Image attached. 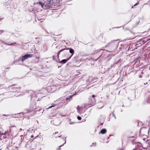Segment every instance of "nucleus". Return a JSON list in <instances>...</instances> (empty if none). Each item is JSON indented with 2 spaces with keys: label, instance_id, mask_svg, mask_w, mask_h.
Listing matches in <instances>:
<instances>
[{
  "label": "nucleus",
  "instance_id": "f03ea898",
  "mask_svg": "<svg viewBox=\"0 0 150 150\" xmlns=\"http://www.w3.org/2000/svg\"><path fill=\"white\" fill-rule=\"evenodd\" d=\"M15 85V84H13L11 86H10L9 88L12 87L11 88L12 89L13 92H17V93L20 92L21 89V88L17 86H14L13 87V86H14Z\"/></svg>",
  "mask_w": 150,
  "mask_h": 150
},
{
  "label": "nucleus",
  "instance_id": "393cba45",
  "mask_svg": "<svg viewBox=\"0 0 150 150\" xmlns=\"http://www.w3.org/2000/svg\"><path fill=\"white\" fill-rule=\"evenodd\" d=\"M91 101H92L91 103H92V105H94V103H93V98H92L91 99Z\"/></svg>",
  "mask_w": 150,
  "mask_h": 150
},
{
  "label": "nucleus",
  "instance_id": "aec40b11",
  "mask_svg": "<svg viewBox=\"0 0 150 150\" xmlns=\"http://www.w3.org/2000/svg\"><path fill=\"white\" fill-rule=\"evenodd\" d=\"M24 131V129H22L21 128H20L19 129V132H21V131Z\"/></svg>",
  "mask_w": 150,
  "mask_h": 150
},
{
  "label": "nucleus",
  "instance_id": "20e7f679",
  "mask_svg": "<svg viewBox=\"0 0 150 150\" xmlns=\"http://www.w3.org/2000/svg\"><path fill=\"white\" fill-rule=\"evenodd\" d=\"M33 56V54H26L23 56L22 57L21 59V61H25L26 59H27L28 58L32 57Z\"/></svg>",
  "mask_w": 150,
  "mask_h": 150
},
{
  "label": "nucleus",
  "instance_id": "f257e3e1",
  "mask_svg": "<svg viewBox=\"0 0 150 150\" xmlns=\"http://www.w3.org/2000/svg\"><path fill=\"white\" fill-rule=\"evenodd\" d=\"M119 43L117 40H113L109 42L106 45V47H109L110 50L108 52H110L115 51L117 48Z\"/></svg>",
  "mask_w": 150,
  "mask_h": 150
},
{
  "label": "nucleus",
  "instance_id": "a211bd4d",
  "mask_svg": "<svg viewBox=\"0 0 150 150\" xmlns=\"http://www.w3.org/2000/svg\"><path fill=\"white\" fill-rule=\"evenodd\" d=\"M76 109H77V111L78 112H79V110L80 109V107H79V106H78L76 108Z\"/></svg>",
  "mask_w": 150,
  "mask_h": 150
},
{
  "label": "nucleus",
  "instance_id": "9b49d317",
  "mask_svg": "<svg viewBox=\"0 0 150 150\" xmlns=\"http://www.w3.org/2000/svg\"><path fill=\"white\" fill-rule=\"evenodd\" d=\"M65 141V142H64V143L63 144H62V145H61L60 146H59V150H60L61 149V148H60V147L62 146H63L64 144H65L66 143V137H64L63 138H62Z\"/></svg>",
  "mask_w": 150,
  "mask_h": 150
},
{
  "label": "nucleus",
  "instance_id": "1a4fd4ad",
  "mask_svg": "<svg viewBox=\"0 0 150 150\" xmlns=\"http://www.w3.org/2000/svg\"><path fill=\"white\" fill-rule=\"evenodd\" d=\"M106 132V130L105 129H101L100 131V132L102 134H104Z\"/></svg>",
  "mask_w": 150,
  "mask_h": 150
},
{
  "label": "nucleus",
  "instance_id": "f704fd0d",
  "mask_svg": "<svg viewBox=\"0 0 150 150\" xmlns=\"http://www.w3.org/2000/svg\"><path fill=\"white\" fill-rule=\"evenodd\" d=\"M133 6H132V7H131V8H133Z\"/></svg>",
  "mask_w": 150,
  "mask_h": 150
},
{
  "label": "nucleus",
  "instance_id": "7ed1b4c3",
  "mask_svg": "<svg viewBox=\"0 0 150 150\" xmlns=\"http://www.w3.org/2000/svg\"><path fill=\"white\" fill-rule=\"evenodd\" d=\"M30 93H31L30 96L31 100H36L37 99H36V98L37 95H36L35 92L33 91H31Z\"/></svg>",
  "mask_w": 150,
  "mask_h": 150
},
{
  "label": "nucleus",
  "instance_id": "c9c22d12",
  "mask_svg": "<svg viewBox=\"0 0 150 150\" xmlns=\"http://www.w3.org/2000/svg\"><path fill=\"white\" fill-rule=\"evenodd\" d=\"M103 124V123H102L101 124V125H102Z\"/></svg>",
  "mask_w": 150,
  "mask_h": 150
},
{
  "label": "nucleus",
  "instance_id": "ddd939ff",
  "mask_svg": "<svg viewBox=\"0 0 150 150\" xmlns=\"http://www.w3.org/2000/svg\"><path fill=\"white\" fill-rule=\"evenodd\" d=\"M37 4H39L42 7H43L45 5V4L43 3H42L41 2H39L37 3Z\"/></svg>",
  "mask_w": 150,
  "mask_h": 150
},
{
  "label": "nucleus",
  "instance_id": "6ab92c4d",
  "mask_svg": "<svg viewBox=\"0 0 150 150\" xmlns=\"http://www.w3.org/2000/svg\"><path fill=\"white\" fill-rule=\"evenodd\" d=\"M77 119L79 120H81V117H80V116H78L77 117Z\"/></svg>",
  "mask_w": 150,
  "mask_h": 150
},
{
  "label": "nucleus",
  "instance_id": "0eeeda50",
  "mask_svg": "<svg viewBox=\"0 0 150 150\" xmlns=\"http://www.w3.org/2000/svg\"><path fill=\"white\" fill-rule=\"evenodd\" d=\"M70 59V57H69L67 59H63L60 62V63H62L63 64H65L67 62V61L69 60Z\"/></svg>",
  "mask_w": 150,
  "mask_h": 150
},
{
  "label": "nucleus",
  "instance_id": "cd10ccee",
  "mask_svg": "<svg viewBox=\"0 0 150 150\" xmlns=\"http://www.w3.org/2000/svg\"><path fill=\"white\" fill-rule=\"evenodd\" d=\"M149 40H150V38H148L147 39L146 41H149Z\"/></svg>",
  "mask_w": 150,
  "mask_h": 150
},
{
  "label": "nucleus",
  "instance_id": "72a5a7b5",
  "mask_svg": "<svg viewBox=\"0 0 150 150\" xmlns=\"http://www.w3.org/2000/svg\"><path fill=\"white\" fill-rule=\"evenodd\" d=\"M58 137H61V136H59Z\"/></svg>",
  "mask_w": 150,
  "mask_h": 150
},
{
  "label": "nucleus",
  "instance_id": "6e6552de",
  "mask_svg": "<svg viewBox=\"0 0 150 150\" xmlns=\"http://www.w3.org/2000/svg\"><path fill=\"white\" fill-rule=\"evenodd\" d=\"M67 49H61V50H60L59 51H58V52L57 53V57L58 58H59V55L61 52L63 51L64 50H67Z\"/></svg>",
  "mask_w": 150,
  "mask_h": 150
},
{
  "label": "nucleus",
  "instance_id": "5701e85b",
  "mask_svg": "<svg viewBox=\"0 0 150 150\" xmlns=\"http://www.w3.org/2000/svg\"><path fill=\"white\" fill-rule=\"evenodd\" d=\"M117 150H123V149L120 148H119L117 149Z\"/></svg>",
  "mask_w": 150,
  "mask_h": 150
},
{
  "label": "nucleus",
  "instance_id": "7c9ffc66",
  "mask_svg": "<svg viewBox=\"0 0 150 150\" xmlns=\"http://www.w3.org/2000/svg\"><path fill=\"white\" fill-rule=\"evenodd\" d=\"M33 137H34V136H33V135H31V138H33Z\"/></svg>",
  "mask_w": 150,
  "mask_h": 150
},
{
  "label": "nucleus",
  "instance_id": "39448f33",
  "mask_svg": "<svg viewBox=\"0 0 150 150\" xmlns=\"http://www.w3.org/2000/svg\"><path fill=\"white\" fill-rule=\"evenodd\" d=\"M51 2L50 0L47 1L46 2H45V6L47 8L49 7L50 6H51Z\"/></svg>",
  "mask_w": 150,
  "mask_h": 150
},
{
  "label": "nucleus",
  "instance_id": "a878e982",
  "mask_svg": "<svg viewBox=\"0 0 150 150\" xmlns=\"http://www.w3.org/2000/svg\"><path fill=\"white\" fill-rule=\"evenodd\" d=\"M112 114L113 115V116H114L115 118V119H116V117H115V114L113 113H112Z\"/></svg>",
  "mask_w": 150,
  "mask_h": 150
},
{
  "label": "nucleus",
  "instance_id": "4be33fe9",
  "mask_svg": "<svg viewBox=\"0 0 150 150\" xmlns=\"http://www.w3.org/2000/svg\"><path fill=\"white\" fill-rule=\"evenodd\" d=\"M54 106H55L54 105H53L52 106H50L48 108V109L50 108H52V107H54Z\"/></svg>",
  "mask_w": 150,
  "mask_h": 150
},
{
  "label": "nucleus",
  "instance_id": "f3484780",
  "mask_svg": "<svg viewBox=\"0 0 150 150\" xmlns=\"http://www.w3.org/2000/svg\"><path fill=\"white\" fill-rule=\"evenodd\" d=\"M21 141L22 142L23 141V139H24V137H23V135H21Z\"/></svg>",
  "mask_w": 150,
  "mask_h": 150
},
{
  "label": "nucleus",
  "instance_id": "412c9836",
  "mask_svg": "<svg viewBox=\"0 0 150 150\" xmlns=\"http://www.w3.org/2000/svg\"><path fill=\"white\" fill-rule=\"evenodd\" d=\"M4 32V31L3 30H0V34H1L2 33H3Z\"/></svg>",
  "mask_w": 150,
  "mask_h": 150
},
{
  "label": "nucleus",
  "instance_id": "2f4dec72",
  "mask_svg": "<svg viewBox=\"0 0 150 150\" xmlns=\"http://www.w3.org/2000/svg\"><path fill=\"white\" fill-rule=\"evenodd\" d=\"M60 115H62V116H66L65 115H61V114H60Z\"/></svg>",
  "mask_w": 150,
  "mask_h": 150
},
{
  "label": "nucleus",
  "instance_id": "b1692460",
  "mask_svg": "<svg viewBox=\"0 0 150 150\" xmlns=\"http://www.w3.org/2000/svg\"><path fill=\"white\" fill-rule=\"evenodd\" d=\"M6 134V133L5 132L4 133H1V135L2 136L3 135H5V134Z\"/></svg>",
  "mask_w": 150,
  "mask_h": 150
},
{
  "label": "nucleus",
  "instance_id": "c85d7f7f",
  "mask_svg": "<svg viewBox=\"0 0 150 150\" xmlns=\"http://www.w3.org/2000/svg\"><path fill=\"white\" fill-rule=\"evenodd\" d=\"M148 149L149 150H150V144L149 145V146L148 147Z\"/></svg>",
  "mask_w": 150,
  "mask_h": 150
},
{
  "label": "nucleus",
  "instance_id": "9d476101",
  "mask_svg": "<svg viewBox=\"0 0 150 150\" xmlns=\"http://www.w3.org/2000/svg\"><path fill=\"white\" fill-rule=\"evenodd\" d=\"M0 41H1L2 42H3V43H4V44H6V45H14V44H16L15 43H11V44H7V43H6L4 41L1 40L0 39Z\"/></svg>",
  "mask_w": 150,
  "mask_h": 150
},
{
  "label": "nucleus",
  "instance_id": "423d86ee",
  "mask_svg": "<svg viewBox=\"0 0 150 150\" xmlns=\"http://www.w3.org/2000/svg\"><path fill=\"white\" fill-rule=\"evenodd\" d=\"M69 52L71 54V56L69 57H70V58H71V57L74 54V50L72 48H69Z\"/></svg>",
  "mask_w": 150,
  "mask_h": 150
},
{
  "label": "nucleus",
  "instance_id": "2eb2a0df",
  "mask_svg": "<svg viewBox=\"0 0 150 150\" xmlns=\"http://www.w3.org/2000/svg\"><path fill=\"white\" fill-rule=\"evenodd\" d=\"M95 96L94 95H93L92 96V98H93V103H95V99L94 98V97H95Z\"/></svg>",
  "mask_w": 150,
  "mask_h": 150
},
{
  "label": "nucleus",
  "instance_id": "f8f14e48",
  "mask_svg": "<svg viewBox=\"0 0 150 150\" xmlns=\"http://www.w3.org/2000/svg\"><path fill=\"white\" fill-rule=\"evenodd\" d=\"M75 94H76V93H74L71 96H68L66 98V100H68L70 99Z\"/></svg>",
  "mask_w": 150,
  "mask_h": 150
},
{
  "label": "nucleus",
  "instance_id": "4468645a",
  "mask_svg": "<svg viewBox=\"0 0 150 150\" xmlns=\"http://www.w3.org/2000/svg\"><path fill=\"white\" fill-rule=\"evenodd\" d=\"M139 57H137L135 59H134V63L135 64H136L137 63V62L138 61V60L139 59Z\"/></svg>",
  "mask_w": 150,
  "mask_h": 150
},
{
  "label": "nucleus",
  "instance_id": "473e14b6",
  "mask_svg": "<svg viewBox=\"0 0 150 150\" xmlns=\"http://www.w3.org/2000/svg\"><path fill=\"white\" fill-rule=\"evenodd\" d=\"M38 136H36L35 138H34V139H35V138L37 137H38Z\"/></svg>",
  "mask_w": 150,
  "mask_h": 150
},
{
  "label": "nucleus",
  "instance_id": "c756f323",
  "mask_svg": "<svg viewBox=\"0 0 150 150\" xmlns=\"http://www.w3.org/2000/svg\"><path fill=\"white\" fill-rule=\"evenodd\" d=\"M98 52V51H97V52H95L94 53V54H95L96 53H98V52Z\"/></svg>",
  "mask_w": 150,
  "mask_h": 150
},
{
  "label": "nucleus",
  "instance_id": "bb28decb",
  "mask_svg": "<svg viewBox=\"0 0 150 150\" xmlns=\"http://www.w3.org/2000/svg\"><path fill=\"white\" fill-rule=\"evenodd\" d=\"M138 3H137L136 4H135L134 5V6H137V5H138Z\"/></svg>",
  "mask_w": 150,
  "mask_h": 150
},
{
  "label": "nucleus",
  "instance_id": "dca6fc26",
  "mask_svg": "<svg viewBox=\"0 0 150 150\" xmlns=\"http://www.w3.org/2000/svg\"><path fill=\"white\" fill-rule=\"evenodd\" d=\"M140 146V145H139L138 144H136L135 145V146L136 147V148L137 149H139V146Z\"/></svg>",
  "mask_w": 150,
  "mask_h": 150
}]
</instances>
